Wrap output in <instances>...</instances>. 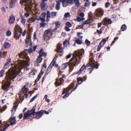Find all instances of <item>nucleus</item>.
I'll use <instances>...</instances> for the list:
<instances>
[{
    "label": "nucleus",
    "mask_w": 131,
    "mask_h": 131,
    "mask_svg": "<svg viewBox=\"0 0 131 131\" xmlns=\"http://www.w3.org/2000/svg\"><path fill=\"white\" fill-rule=\"evenodd\" d=\"M18 55L20 58L25 60H21L17 64L15 65L14 69L6 74L5 77L6 81L2 86V89L5 91H7L10 89L11 81H14V79L17 75H20L22 74V73L20 71L21 69L26 68L30 64V59L27 55V53L25 51V50L19 53Z\"/></svg>",
    "instance_id": "f257e3e1"
},
{
    "label": "nucleus",
    "mask_w": 131,
    "mask_h": 131,
    "mask_svg": "<svg viewBox=\"0 0 131 131\" xmlns=\"http://www.w3.org/2000/svg\"><path fill=\"white\" fill-rule=\"evenodd\" d=\"M75 55H73V57L70 60L69 64L70 68L69 72H71L74 69V67H76L80 63L82 56L84 53V50L82 49L75 51Z\"/></svg>",
    "instance_id": "f03ea898"
},
{
    "label": "nucleus",
    "mask_w": 131,
    "mask_h": 131,
    "mask_svg": "<svg viewBox=\"0 0 131 131\" xmlns=\"http://www.w3.org/2000/svg\"><path fill=\"white\" fill-rule=\"evenodd\" d=\"M35 108L36 106L34 107L31 110H28L24 114L23 120L29 119L35 115V116L34 118L36 119H38L41 117L43 115V110L36 112Z\"/></svg>",
    "instance_id": "7ed1b4c3"
},
{
    "label": "nucleus",
    "mask_w": 131,
    "mask_h": 131,
    "mask_svg": "<svg viewBox=\"0 0 131 131\" xmlns=\"http://www.w3.org/2000/svg\"><path fill=\"white\" fill-rule=\"evenodd\" d=\"M22 31V30L21 28L19 26L16 27L14 29V38L16 40L19 39L21 36Z\"/></svg>",
    "instance_id": "20e7f679"
},
{
    "label": "nucleus",
    "mask_w": 131,
    "mask_h": 131,
    "mask_svg": "<svg viewBox=\"0 0 131 131\" xmlns=\"http://www.w3.org/2000/svg\"><path fill=\"white\" fill-rule=\"evenodd\" d=\"M52 34V31L51 29L49 28L46 30L44 32L43 34L44 39L45 40L47 39H50Z\"/></svg>",
    "instance_id": "39448f33"
},
{
    "label": "nucleus",
    "mask_w": 131,
    "mask_h": 131,
    "mask_svg": "<svg viewBox=\"0 0 131 131\" xmlns=\"http://www.w3.org/2000/svg\"><path fill=\"white\" fill-rule=\"evenodd\" d=\"M28 86V84H26L22 88L21 91L19 92V94L20 95L23 96L24 95H25L26 98L27 97L29 93V92L28 94H27V93H28V88L26 87Z\"/></svg>",
    "instance_id": "423d86ee"
},
{
    "label": "nucleus",
    "mask_w": 131,
    "mask_h": 131,
    "mask_svg": "<svg viewBox=\"0 0 131 131\" xmlns=\"http://www.w3.org/2000/svg\"><path fill=\"white\" fill-rule=\"evenodd\" d=\"M56 59L55 58H54L51 62L50 64L49 65L47 68L45 74L47 75L49 74L51 72L53 67L54 64V63L56 62Z\"/></svg>",
    "instance_id": "0eeeda50"
},
{
    "label": "nucleus",
    "mask_w": 131,
    "mask_h": 131,
    "mask_svg": "<svg viewBox=\"0 0 131 131\" xmlns=\"http://www.w3.org/2000/svg\"><path fill=\"white\" fill-rule=\"evenodd\" d=\"M104 13V10L101 8H99L96 9L95 15L97 17H99L103 16Z\"/></svg>",
    "instance_id": "6e6552de"
},
{
    "label": "nucleus",
    "mask_w": 131,
    "mask_h": 131,
    "mask_svg": "<svg viewBox=\"0 0 131 131\" xmlns=\"http://www.w3.org/2000/svg\"><path fill=\"white\" fill-rule=\"evenodd\" d=\"M64 81V80L63 79L60 78L58 77L56 79L55 82H54V84L56 86H59L62 85Z\"/></svg>",
    "instance_id": "1a4fd4ad"
},
{
    "label": "nucleus",
    "mask_w": 131,
    "mask_h": 131,
    "mask_svg": "<svg viewBox=\"0 0 131 131\" xmlns=\"http://www.w3.org/2000/svg\"><path fill=\"white\" fill-rule=\"evenodd\" d=\"M56 12H52L51 13H50V12L49 11H47V16L46 17L47 21H48V20H49L48 18L50 17L52 18H54V16H56Z\"/></svg>",
    "instance_id": "9d476101"
},
{
    "label": "nucleus",
    "mask_w": 131,
    "mask_h": 131,
    "mask_svg": "<svg viewBox=\"0 0 131 131\" xmlns=\"http://www.w3.org/2000/svg\"><path fill=\"white\" fill-rule=\"evenodd\" d=\"M75 83L74 82H72L71 83L70 85L68 86L67 88H64L63 89V91L62 93V95L65 93L67 91H69L71 89L73 88L74 85Z\"/></svg>",
    "instance_id": "9b49d317"
},
{
    "label": "nucleus",
    "mask_w": 131,
    "mask_h": 131,
    "mask_svg": "<svg viewBox=\"0 0 131 131\" xmlns=\"http://www.w3.org/2000/svg\"><path fill=\"white\" fill-rule=\"evenodd\" d=\"M106 41V40L105 39H103L102 40L98 46L97 51H99L100 50L101 48L105 44Z\"/></svg>",
    "instance_id": "f8f14e48"
},
{
    "label": "nucleus",
    "mask_w": 131,
    "mask_h": 131,
    "mask_svg": "<svg viewBox=\"0 0 131 131\" xmlns=\"http://www.w3.org/2000/svg\"><path fill=\"white\" fill-rule=\"evenodd\" d=\"M62 44L60 43L58 44L56 46L57 52H62L63 50V49L62 47Z\"/></svg>",
    "instance_id": "ddd939ff"
},
{
    "label": "nucleus",
    "mask_w": 131,
    "mask_h": 131,
    "mask_svg": "<svg viewBox=\"0 0 131 131\" xmlns=\"http://www.w3.org/2000/svg\"><path fill=\"white\" fill-rule=\"evenodd\" d=\"M3 48H2L0 51V60L2 57L5 58L7 54V51H3Z\"/></svg>",
    "instance_id": "4468645a"
},
{
    "label": "nucleus",
    "mask_w": 131,
    "mask_h": 131,
    "mask_svg": "<svg viewBox=\"0 0 131 131\" xmlns=\"http://www.w3.org/2000/svg\"><path fill=\"white\" fill-rule=\"evenodd\" d=\"M9 122L10 123V125H12L16 124V117H11L9 119Z\"/></svg>",
    "instance_id": "2eb2a0df"
},
{
    "label": "nucleus",
    "mask_w": 131,
    "mask_h": 131,
    "mask_svg": "<svg viewBox=\"0 0 131 131\" xmlns=\"http://www.w3.org/2000/svg\"><path fill=\"white\" fill-rule=\"evenodd\" d=\"M40 7L42 10H45L47 8V5L45 2H41Z\"/></svg>",
    "instance_id": "dca6fc26"
},
{
    "label": "nucleus",
    "mask_w": 131,
    "mask_h": 131,
    "mask_svg": "<svg viewBox=\"0 0 131 131\" xmlns=\"http://www.w3.org/2000/svg\"><path fill=\"white\" fill-rule=\"evenodd\" d=\"M43 59L42 57L39 56L37 59V61H35L34 62V65L37 66L38 63H40L42 61Z\"/></svg>",
    "instance_id": "f3484780"
},
{
    "label": "nucleus",
    "mask_w": 131,
    "mask_h": 131,
    "mask_svg": "<svg viewBox=\"0 0 131 131\" xmlns=\"http://www.w3.org/2000/svg\"><path fill=\"white\" fill-rule=\"evenodd\" d=\"M103 21L104 25L110 24L112 23V20L107 17H105Z\"/></svg>",
    "instance_id": "a211bd4d"
},
{
    "label": "nucleus",
    "mask_w": 131,
    "mask_h": 131,
    "mask_svg": "<svg viewBox=\"0 0 131 131\" xmlns=\"http://www.w3.org/2000/svg\"><path fill=\"white\" fill-rule=\"evenodd\" d=\"M15 21V18L13 15L10 16L9 19V22L10 24H12L14 23Z\"/></svg>",
    "instance_id": "6ab92c4d"
},
{
    "label": "nucleus",
    "mask_w": 131,
    "mask_h": 131,
    "mask_svg": "<svg viewBox=\"0 0 131 131\" xmlns=\"http://www.w3.org/2000/svg\"><path fill=\"white\" fill-rule=\"evenodd\" d=\"M39 56L41 57L43 56L45 57L47 55V54L44 52L43 51V49L42 48L39 51Z\"/></svg>",
    "instance_id": "aec40b11"
},
{
    "label": "nucleus",
    "mask_w": 131,
    "mask_h": 131,
    "mask_svg": "<svg viewBox=\"0 0 131 131\" xmlns=\"http://www.w3.org/2000/svg\"><path fill=\"white\" fill-rule=\"evenodd\" d=\"M60 1L62 2V6L64 7H66L69 4L67 0H60Z\"/></svg>",
    "instance_id": "412c9836"
},
{
    "label": "nucleus",
    "mask_w": 131,
    "mask_h": 131,
    "mask_svg": "<svg viewBox=\"0 0 131 131\" xmlns=\"http://www.w3.org/2000/svg\"><path fill=\"white\" fill-rule=\"evenodd\" d=\"M86 68L85 65L84 64L81 67L79 71L77 72V73L78 74H81L84 69H86Z\"/></svg>",
    "instance_id": "4be33fe9"
},
{
    "label": "nucleus",
    "mask_w": 131,
    "mask_h": 131,
    "mask_svg": "<svg viewBox=\"0 0 131 131\" xmlns=\"http://www.w3.org/2000/svg\"><path fill=\"white\" fill-rule=\"evenodd\" d=\"M46 15V13H42L40 17H41V20L42 22L45 21V18Z\"/></svg>",
    "instance_id": "5701e85b"
},
{
    "label": "nucleus",
    "mask_w": 131,
    "mask_h": 131,
    "mask_svg": "<svg viewBox=\"0 0 131 131\" xmlns=\"http://www.w3.org/2000/svg\"><path fill=\"white\" fill-rule=\"evenodd\" d=\"M93 19L92 18H89L88 19L83 22L87 24H89L90 23H92V22L93 21Z\"/></svg>",
    "instance_id": "b1692460"
},
{
    "label": "nucleus",
    "mask_w": 131,
    "mask_h": 131,
    "mask_svg": "<svg viewBox=\"0 0 131 131\" xmlns=\"http://www.w3.org/2000/svg\"><path fill=\"white\" fill-rule=\"evenodd\" d=\"M37 71L36 70L34 69L30 73L29 76L30 77H32L33 76L36 72Z\"/></svg>",
    "instance_id": "393cba45"
},
{
    "label": "nucleus",
    "mask_w": 131,
    "mask_h": 131,
    "mask_svg": "<svg viewBox=\"0 0 131 131\" xmlns=\"http://www.w3.org/2000/svg\"><path fill=\"white\" fill-rule=\"evenodd\" d=\"M17 105H14L13 106V109L11 110V116H13L14 114V112L16 111L17 108Z\"/></svg>",
    "instance_id": "a878e982"
},
{
    "label": "nucleus",
    "mask_w": 131,
    "mask_h": 131,
    "mask_svg": "<svg viewBox=\"0 0 131 131\" xmlns=\"http://www.w3.org/2000/svg\"><path fill=\"white\" fill-rule=\"evenodd\" d=\"M68 65V63H63L61 66L60 68L61 69H64L67 67Z\"/></svg>",
    "instance_id": "bb28decb"
},
{
    "label": "nucleus",
    "mask_w": 131,
    "mask_h": 131,
    "mask_svg": "<svg viewBox=\"0 0 131 131\" xmlns=\"http://www.w3.org/2000/svg\"><path fill=\"white\" fill-rule=\"evenodd\" d=\"M60 0L57 2V3L55 7V8L57 10H59L60 8Z\"/></svg>",
    "instance_id": "cd10ccee"
},
{
    "label": "nucleus",
    "mask_w": 131,
    "mask_h": 131,
    "mask_svg": "<svg viewBox=\"0 0 131 131\" xmlns=\"http://www.w3.org/2000/svg\"><path fill=\"white\" fill-rule=\"evenodd\" d=\"M77 81L79 84H81L83 81V78L80 77H79L77 79Z\"/></svg>",
    "instance_id": "c85d7f7f"
},
{
    "label": "nucleus",
    "mask_w": 131,
    "mask_h": 131,
    "mask_svg": "<svg viewBox=\"0 0 131 131\" xmlns=\"http://www.w3.org/2000/svg\"><path fill=\"white\" fill-rule=\"evenodd\" d=\"M3 46L5 48H8L10 47V44L7 42H5L3 44Z\"/></svg>",
    "instance_id": "c756f323"
},
{
    "label": "nucleus",
    "mask_w": 131,
    "mask_h": 131,
    "mask_svg": "<svg viewBox=\"0 0 131 131\" xmlns=\"http://www.w3.org/2000/svg\"><path fill=\"white\" fill-rule=\"evenodd\" d=\"M99 66V64L98 63H97L96 65H95L93 63H92L91 67V68L92 69H93V70L94 69V68H95L96 69H97L98 68Z\"/></svg>",
    "instance_id": "7c9ffc66"
},
{
    "label": "nucleus",
    "mask_w": 131,
    "mask_h": 131,
    "mask_svg": "<svg viewBox=\"0 0 131 131\" xmlns=\"http://www.w3.org/2000/svg\"><path fill=\"white\" fill-rule=\"evenodd\" d=\"M88 24L85 23L83 22V24H82L81 27H82V29H86L88 28L89 25H88Z\"/></svg>",
    "instance_id": "2f4dec72"
},
{
    "label": "nucleus",
    "mask_w": 131,
    "mask_h": 131,
    "mask_svg": "<svg viewBox=\"0 0 131 131\" xmlns=\"http://www.w3.org/2000/svg\"><path fill=\"white\" fill-rule=\"evenodd\" d=\"M75 6L78 8L80 5V4L79 2V0H73Z\"/></svg>",
    "instance_id": "473e14b6"
},
{
    "label": "nucleus",
    "mask_w": 131,
    "mask_h": 131,
    "mask_svg": "<svg viewBox=\"0 0 131 131\" xmlns=\"http://www.w3.org/2000/svg\"><path fill=\"white\" fill-rule=\"evenodd\" d=\"M30 38H28V39L26 38L25 40V45L27 47L28 46L30 45Z\"/></svg>",
    "instance_id": "72a5a7b5"
},
{
    "label": "nucleus",
    "mask_w": 131,
    "mask_h": 131,
    "mask_svg": "<svg viewBox=\"0 0 131 131\" xmlns=\"http://www.w3.org/2000/svg\"><path fill=\"white\" fill-rule=\"evenodd\" d=\"M42 75L40 73H39V74L38 75V76L37 78L36 79L35 81V83H37V82L41 78Z\"/></svg>",
    "instance_id": "f704fd0d"
},
{
    "label": "nucleus",
    "mask_w": 131,
    "mask_h": 131,
    "mask_svg": "<svg viewBox=\"0 0 131 131\" xmlns=\"http://www.w3.org/2000/svg\"><path fill=\"white\" fill-rule=\"evenodd\" d=\"M36 18V17H32L30 18L28 20V22L30 23L34 22L35 21L36 19H37Z\"/></svg>",
    "instance_id": "c9c22d12"
},
{
    "label": "nucleus",
    "mask_w": 131,
    "mask_h": 131,
    "mask_svg": "<svg viewBox=\"0 0 131 131\" xmlns=\"http://www.w3.org/2000/svg\"><path fill=\"white\" fill-rule=\"evenodd\" d=\"M45 21L41 22L40 23V28L42 27H44L45 26H47L48 25V24L45 23Z\"/></svg>",
    "instance_id": "e433bc0d"
},
{
    "label": "nucleus",
    "mask_w": 131,
    "mask_h": 131,
    "mask_svg": "<svg viewBox=\"0 0 131 131\" xmlns=\"http://www.w3.org/2000/svg\"><path fill=\"white\" fill-rule=\"evenodd\" d=\"M15 2L13 1L9 3V7L11 8H13L15 6Z\"/></svg>",
    "instance_id": "4c0bfd02"
},
{
    "label": "nucleus",
    "mask_w": 131,
    "mask_h": 131,
    "mask_svg": "<svg viewBox=\"0 0 131 131\" xmlns=\"http://www.w3.org/2000/svg\"><path fill=\"white\" fill-rule=\"evenodd\" d=\"M127 28L126 25L124 24L121 27V30L122 31H125Z\"/></svg>",
    "instance_id": "58836bf2"
},
{
    "label": "nucleus",
    "mask_w": 131,
    "mask_h": 131,
    "mask_svg": "<svg viewBox=\"0 0 131 131\" xmlns=\"http://www.w3.org/2000/svg\"><path fill=\"white\" fill-rule=\"evenodd\" d=\"M84 1H86L85 3V5L86 6L88 7L90 5V2L89 1V0H84Z\"/></svg>",
    "instance_id": "ea45409f"
},
{
    "label": "nucleus",
    "mask_w": 131,
    "mask_h": 131,
    "mask_svg": "<svg viewBox=\"0 0 131 131\" xmlns=\"http://www.w3.org/2000/svg\"><path fill=\"white\" fill-rule=\"evenodd\" d=\"M25 51L27 53H28L30 54L32 52V50L31 48H30L29 49H25Z\"/></svg>",
    "instance_id": "a19ab883"
},
{
    "label": "nucleus",
    "mask_w": 131,
    "mask_h": 131,
    "mask_svg": "<svg viewBox=\"0 0 131 131\" xmlns=\"http://www.w3.org/2000/svg\"><path fill=\"white\" fill-rule=\"evenodd\" d=\"M65 25H66V26H67L68 27H71L72 26V25L71 24V23L69 21H68L67 22L65 23Z\"/></svg>",
    "instance_id": "79ce46f5"
},
{
    "label": "nucleus",
    "mask_w": 131,
    "mask_h": 131,
    "mask_svg": "<svg viewBox=\"0 0 131 131\" xmlns=\"http://www.w3.org/2000/svg\"><path fill=\"white\" fill-rule=\"evenodd\" d=\"M82 42V40L80 39L79 38L75 40L76 43L79 45L81 44Z\"/></svg>",
    "instance_id": "37998d69"
},
{
    "label": "nucleus",
    "mask_w": 131,
    "mask_h": 131,
    "mask_svg": "<svg viewBox=\"0 0 131 131\" xmlns=\"http://www.w3.org/2000/svg\"><path fill=\"white\" fill-rule=\"evenodd\" d=\"M69 43L68 41L67 40H66L63 42V44L64 46H66L68 45Z\"/></svg>",
    "instance_id": "c03bdc74"
},
{
    "label": "nucleus",
    "mask_w": 131,
    "mask_h": 131,
    "mask_svg": "<svg viewBox=\"0 0 131 131\" xmlns=\"http://www.w3.org/2000/svg\"><path fill=\"white\" fill-rule=\"evenodd\" d=\"M85 43L86 44L87 46H89L90 45V42L89 41L88 39H86L85 40Z\"/></svg>",
    "instance_id": "a18cd8bd"
},
{
    "label": "nucleus",
    "mask_w": 131,
    "mask_h": 131,
    "mask_svg": "<svg viewBox=\"0 0 131 131\" xmlns=\"http://www.w3.org/2000/svg\"><path fill=\"white\" fill-rule=\"evenodd\" d=\"M5 72L4 70L3 69L0 71V77H2L3 75V73Z\"/></svg>",
    "instance_id": "49530a36"
},
{
    "label": "nucleus",
    "mask_w": 131,
    "mask_h": 131,
    "mask_svg": "<svg viewBox=\"0 0 131 131\" xmlns=\"http://www.w3.org/2000/svg\"><path fill=\"white\" fill-rule=\"evenodd\" d=\"M7 106L6 105H4L2 108H1V112L2 113L3 111H4L7 108Z\"/></svg>",
    "instance_id": "de8ad7c7"
},
{
    "label": "nucleus",
    "mask_w": 131,
    "mask_h": 131,
    "mask_svg": "<svg viewBox=\"0 0 131 131\" xmlns=\"http://www.w3.org/2000/svg\"><path fill=\"white\" fill-rule=\"evenodd\" d=\"M66 92H67L63 96V98H64L66 97H67L69 96V91H67Z\"/></svg>",
    "instance_id": "09e8293b"
},
{
    "label": "nucleus",
    "mask_w": 131,
    "mask_h": 131,
    "mask_svg": "<svg viewBox=\"0 0 131 131\" xmlns=\"http://www.w3.org/2000/svg\"><path fill=\"white\" fill-rule=\"evenodd\" d=\"M38 97V95L36 94V95L33 97L30 100V102H32L34 101Z\"/></svg>",
    "instance_id": "8fccbe9b"
},
{
    "label": "nucleus",
    "mask_w": 131,
    "mask_h": 131,
    "mask_svg": "<svg viewBox=\"0 0 131 131\" xmlns=\"http://www.w3.org/2000/svg\"><path fill=\"white\" fill-rule=\"evenodd\" d=\"M48 96V95L47 94H46L44 96V98L45 99V101L48 103L50 102V100L49 99H47V97Z\"/></svg>",
    "instance_id": "3c124183"
},
{
    "label": "nucleus",
    "mask_w": 131,
    "mask_h": 131,
    "mask_svg": "<svg viewBox=\"0 0 131 131\" xmlns=\"http://www.w3.org/2000/svg\"><path fill=\"white\" fill-rule=\"evenodd\" d=\"M118 37H116L114 38V40L113 41L112 43H111V46H112V45L115 43V42L118 39Z\"/></svg>",
    "instance_id": "603ef678"
},
{
    "label": "nucleus",
    "mask_w": 131,
    "mask_h": 131,
    "mask_svg": "<svg viewBox=\"0 0 131 131\" xmlns=\"http://www.w3.org/2000/svg\"><path fill=\"white\" fill-rule=\"evenodd\" d=\"M11 34V31L9 30H8L6 32V35L7 36H10Z\"/></svg>",
    "instance_id": "864d4df0"
},
{
    "label": "nucleus",
    "mask_w": 131,
    "mask_h": 131,
    "mask_svg": "<svg viewBox=\"0 0 131 131\" xmlns=\"http://www.w3.org/2000/svg\"><path fill=\"white\" fill-rule=\"evenodd\" d=\"M70 16V13H67L65 14L64 16V17L67 18L68 17Z\"/></svg>",
    "instance_id": "5fc2aeb1"
},
{
    "label": "nucleus",
    "mask_w": 131,
    "mask_h": 131,
    "mask_svg": "<svg viewBox=\"0 0 131 131\" xmlns=\"http://www.w3.org/2000/svg\"><path fill=\"white\" fill-rule=\"evenodd\" d=\"M26 19H25L23 17L21 18V23L23 24H25L26 22Z\"/></svg>",
    "instance_id": "6e6d98bb"
},
{
    "label": "nucleus",
    "mask_w": 131,
    "mask_h": 131,
    "mask_svg": "<svg viewBox=\"0 0 131 131\" xmlns=\"http://www.w3.org/2000/svg\"><path fill=\"white\" fill-rule=\"evenodd\" d=\"M56 27H59L61 25V23L59 21H58L55 23Z\"/></svg>",
    "instance_id": "4d7b16f0"
},
{
    "label": "nucleus",
    "mask_w": 131,
    "mask_h": 131,
    "mask_svg": "<svg viewBox=\"0 0 131 131\" xmlns=\"http://www.w3.org/2000/svg\"><path fill=\"white\" fill-rule=\"evenodd\" d=\"M11 63V59L10 58H8L7 60L6 63L9 64L10 65Z\"/></svg>",
    "instance_id": "13d9d810"
},
{
    "label": "nucleus",
    "mask_w": 131,
    "mask_h": 131,
    "mask_svg": "<svg viewBox=\"0 0 131 131\" xmlns=\"http://www.w3.org/2000/svg\"><path fill=\"white\" fill-rule=\"evenodd\" d=\"M10 65L9 64H8L6 63L4 64V68L5 69L8 68L10 66Z\"/></svg>",
    "instance_id": "bf43d9fd"
},
{
    "label": "nucleus",
    "mask_w": 131,
    "mask_h": 131,
    "mask_svg": "<svg viewBox=\"0 0 131 131\" xmlns=\"http://www.w3.org/2000/svg\"><path fill=\"white\" fill-rule=\"evenodd\" d=\"M10 125V124H8L7 125H6L4 128L3 129V130H1V131H5V130L6 129H7V128Z\"/></svg>",
    "instance_id": "052dcab7"
},
{
    "label": "nucleus",
    "mask_w": 131,
    "mask_h": 131,
    "mask_svg": "<svg viewBox=\"0 0 131 131\" xmlns=\"http://www.w3.org/2000/svg\"><path fill=\"white\" fill-rule=\"evenodd\" d=\"M69 4L72 5L73 4V0H67Z\"/></svg>",
    "instance_id": "680f3d73"
},
{
    "label": "nucleus",
    "mask_w": 131,
    "mask_h": 131,
    "mask_svg": "<svg viewBox=\"0 0 131 131\" xmlns=\"http://www.w3.org/2000/svg\"><path fill=\"white\" fill-rule=\"evenodd\" d=\"M93 59L94 58L93 57H91L90 59V61L89 62H90V63L91 62L92 63H94V61Z\"/></svg>",
    "instance_id": "e2e57ef3"
},
{
    "label": "nucleus",
    "mask_w": 131,
    "mask_h": 131,
    "mask_svg": "<svg viewBox=\"0 0 131 131\" xmlns=\"http://www.w3.org/2000/svg\"><path fill=\"white\" fill-rule=\"evenodd\" d=\"M69 27H70L65 26L64 28L65 30L67 31H70V29L69 28Z\"/></svg>",
    "instance_id": "0e129e2a"
},
{
    "label": "nucleus",
    "mask_w": 131,
    "mask_h": 131,
    "mask_svg": "<svg viewBox=\"0 0 131 131\" xmlns=\"http://www.w3.org/2000/svg\"><path fill=\"white\" fill-rule=\"evenodd\" d=\"M92 63L89 62L87 64H86V66H85V67H86V68L87 67H88L90 66H91V67Z\"/></svg>",
    "instance_id": "69168bd1"
},
{
    "label": "nucleus",
    "mask_w": 131,
    "mask_h": 131,
    "mask_svg": "<svg viewBox=\"0 0 131 131\" xmlns=\"http://www.w3.org/2000/svg\"><path fill=\"white\" fill-rule=\"evenodd\" d=\"M46 75H47V74H45L44 75V76L43 77V78H42V81H41V82L42 83H43V82L44 81L45 79V78H46Z\"/></svg>",
    "instance_id": "338daca9"
},
{
    "label": "nucleus",
    "mask_w": 131,
    "mask_h": 131,
    "mask_svg": "<svg viewBox=\"0 0 131 131\" xmlns=\"http://www.w3.org/2000/svg\"><path fill=\"white\" fill-rule=\"evenodd\" d=\"M110 5V4L109 2H106L105 4V7L107 8Z\"/></svg>",
    "instance_id": "774afa93"
}]
</instances>
